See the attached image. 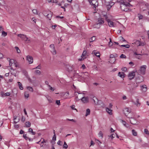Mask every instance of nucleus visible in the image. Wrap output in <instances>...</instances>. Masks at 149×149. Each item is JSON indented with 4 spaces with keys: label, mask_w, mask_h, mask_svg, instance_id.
Listing matches in <instances>:
<instances>
[{
    "label": "nucleus",
    "mask_w": 149,
    "mask_h": 149,
    "mask_svg": "<svg viewBox=\"0 0 149 149\" xmlns=\"http://www.w3.org/2000/svg\"><path fill=\"white\" fill-rule=\"evenodd\" d=\"M120 3L121 9L122 10L125 11H127L128 10V9L127 7V6L130 7L132 6V5L130 4L129 3L127 4L125 3L123 0H121Z\"/></svg>",
    "instance_id": "obj_1"
},
{
    "label": "nucleus",
    "mask_w": 149,
    "mask_h": 149,
    "mask_svg": "<svg viewBox=\"0 0 149 149\" xmlns=\"http://www.w3.org/2000/svg\"><path fill=\"white\" fill-rule=\"evenodd\" d=\"M134 115L133 113H130V114L127 117L130 118V122L132 124H136L137 123L136 119L134 118Z\"/></svg>",
    "instance_id": "obj_2"
},
{
    "label": "nucleus",
    "mask_w": 149,
    "mask_h": 149,
    "mask_svg": "<svg viewBox=\"0 0 149 149\" xmlns=\"http://www.w3.org/2000/svg\"><path fill=\"white\" fill-rule=\"evenodd\" d=\"M7 60L9 61V65L11 67V71H10V72H11L12 70L13 71H15V70L13 69V68L12 67V66H13V64L15 63V62H16L13 59H10L9 58H8Z\"/></svg>",
    "instance_id": "obj_3"
},
{
    "label": "nucleus",
    "mask_w": 149,
    "mask_h": 149,
    "mask_svg": "<svg viewBox=\"0 0 149 149\" xmlns=\"http://www.w3.org/2000/svg\"><path fill=\"white\" fill-rule=\"evenodd\" d=\"M147 66L145 65H143L140 67V71L141 74H145Z\"/></svg>",
    "instance_id": "obj_4"
},
{
    "label": "nucleus",
    "mask_w": 149,
    "mask_h": 149,
    "mask_svg": "<svg viewBox=\"0 0 149 149\" xmlns=\"http://www.w3.org/2000/svg\"><path fill=\"white\" fill-rule=\"evenodd\" d=\"M136 77V82L138 83L142 82L143 80V78L142 75H139Z\"/></svg>",
    "instance_id": "obj_5"
},
{
    "label": "nucleus",
    "mask_w": 149,
    "mask_h": 149,
    "mask_svg": "<svg viewBox=\"0 0 149 149\" xmlns=\"http://www.w3.org/2000/svg\"><path fill=\"white\" fill-rule=\"evenodd\" d=\"M17 36L19 37L22 40L26 41L28 40V38L26 37V35L22 34H18Z\"/></svg>",
    "instance_id": "obj_6"
},
{
    "label": "nucleus",
    "mask_w": 149,
    "mask_h": 149,
    "mask_svg": "<svg viewBox=\"0 0 149 149\" xmlns=\"http://www.w3.org/2000/svg\"><path fill=\"white\" fill-rule=\"evenodd\" d=\"M26 59L29 64L32 63L33 62V58L30 56H26Z\"/></svg>",
    "instance_id": "obj_7"
},
{
    "label": "nucleus",
    "mask_w": 149,
    "mask_h": 149,
    "mask_svg": "<svg viewBox=\"0 0 149 149\" xmlns=\"http://www.w3.org/2000/svg\"><path fill=\"white\" fill-rule=\"evenodd\" d=\"M123 112L124 114L127 116V117L130 113H132L130 112L129 110V109L127 108H125L123 110Z\"/></svg>",
    "instance_id": "obj_8"
},
{
    "label": "nucleus",
    "mask_w": 149,
    "mask_h": 149,
    "mask_svg": "<svg viewBox=\"0 0 149 149\" xmlns=\"http://www.w3.org/2000/svg\"><path fill=\"white\" fill-rule=\"evenodd\" d=\"M133 102L134 104H135L137 107H139L141 105V103L139 102V98L136 97V101H133Z\"/></svg>",
    "instance_id": "obj_9"
},
{
    "label": "nucleus",
    "mask_w": 149,
    "mask_h": 149,
    "mask_svg": "<svg viewBox=\"0 0 149 149\" xmlns=\"http://www.w3.org/2000/svg\"><path fill=\"white\" fill-rule=\"evenodd\" d=\"M81 99L83 102L84 103H87L88 101V98L87 97L84 96Z\"/></svg>",
    "instance_id": "obj_10"
},
{
    "label": "nucleus",
    "mask_w": 149,
    "mask_h": 149,
    "mask_svg": "<svg viewBox=\"0 0 149 149\" xmlns=\"http://www.w3.org/2000/svg\"><path fill=\"white\" fill-rule=\"evenodd\" d=\"M10 92H7L6 93H4L3 92H1V96L3 97L6 96H9L10 95Z\"/></svg>",
    "instance_id": "obj_11"
},
{
    "label": "nucleus",
    "mask_w": 149,
    "mask_h": 149,
    "mask_svg": "<svg viewBox=\"0 0 149 149\" xmlns=\"http://www.w3.org/2000/svg\"><path fill=\"white\" fill-rule=\"evenodd\" d=\"M67 70L69 72L72 71L74 69L73 65L72 66L69 65H67Z\"/></svg>",
    "instance_id": "obj_12"
},
{
    "label": "nucleus",
    "mask_w": 149,
    "mask_h": 149,
    "mask_svg": "<svg viewBox=\"0 0 149 149\" xmlns=\"http://www.w3.org/2000/svg\"><path fill=\"white\" fill-rule=\"evenodd\" d=\"M107 22H108V25L110 27H114L113 22L110 20V19L108 20Z\"/></svg>",
    "instance_id": "obj_13"
},
{
    "label": "nucleus",
    "mask_w": 149,
    "mask_h": 149,
    "mask_svg": "<svg viewBox=\"0 0 149 149\" xmlns=\"http://www.w3.org/2000/svg\"><path fill=\"white\" fill-rule=\"evenodd\" d=\"M141 90L143 92H145L147 91V88L145 85H143L141 86Z\"/></svg>",
    "instance_id": "obj_14"
},
{
    "label": "nucleus",
    "mask_w": 149,
    "mask_h": 149,
    "mask_svg": "<svg viewBox=\"0 0 149 149\" xmlns=\"http://www.w3.org/2000/svg\"><path fill=\"white\" fill-rule=\"evenodd\" d=\"M104 20L102 18H99L98 19V23L100 25L104 23Z\"/></svg>",
    "instance_id": "obj_15"
},
{
    "label": "nucleus",
    "mask_w": 149,
    "mask_h": 149,
    "mask_svg": "<svg viewBox=\"0 0 149 149\" xmlns=\"http://www.w3.org/2000/svg\"><path fill=\"white\" fill-rule=\"evenodd\" d=\"M140 41L137 40H135L134 41L133 43H132L133 44L136 45L137 46H139V44H140Z\"/></svg>",
    "instance_id": "obj_16"
},
{
    "label": "nucleus",
    "mask_w": 149,
    "mask_h": 149,
    "mask_svg": "<svg viewBox=\"0 0 149 149\" xmlns=\"http://www.w3.org/2000/svg\"><path fill=\"white\" fill-rule=\"evenodd\" d=\"M95 1V0H89V2L91 5H93V6L94 8H95L96 5L95 3H94V2Z\"/></svg>",
    "instance_id": "obj_17"
},
{
    "label": "nucleus",
    "mask_w": 149,
    "mask_h": 149,
    "mask_svg": "<svg viewBox=\"0 0 149 149\" xmlns=\"http://www.w3.org/2000/svg\"><path fill=\"white\" fill-rule=\"evenodd\" d=\"M52 13L51 12H49V13L47 14V17L49 19H50L51 17L52 16Z\"/></svg>",
    "instance_id": "obj_18"
},
{
    "label": "nucleus",
    "mask_w": 149,
    "mask_h": 149,
    "mask_svg": "<svg viewBox=\"0 0 149 149\" xmlns=\"http://www.w3.org/2000/svg\"><path fill=\"white\" fill-rule=\"evenodd\" d=\"M93 101L94 103L95 104H98V100L96 97H93Z\"/></svg>",
    "instance_id": "obj_19"
},
{
    "label": "nucleus",
    "mask_w": 149,
    "mask_h": 149,
    "mask_svg": "<svg viewBox=\"0 0 149 149\" xmlns=\"http://www.w3.org/2000/svg\"><path fill=\"white\" fill-rule=\"evenodd\" d=\"M106 111L110 115L112 114V110L111 109L108 108H106Z\"/></svg>",
    "instance_id": "obj_20"
},
{
    "label": "nucleus",
    "mask_w": 149,
    "mask_h": 149,
    "mask_svg": "<svg viewBox=\"0 0 149 149\" xmlns=\"http://www.w3.org/2000/svg\"><path fill=\"white\" fill-rule=\"evenodd\" d=\"M25 125L26 127H30L31 123L29 121L26 122L25 123Z\"/></svg>",
    "instance_id": "obj_21"
},
{
    "label": "nucleus",
    "mask_w": 149,
    "mask_h": 149,
    "mask_svg": "<svg viewBox=\"0 0 149 149\" xmlns=\"http://www.w3.org/2000/svg\"><path fill=\"white\" fill-rule=\"evenodd\" d=\"M18 85L19 86V88L21 90H23V87L22 86V85L20 82H18Z\"/></svg>",
    "instance_id": "obj_22"
},
{
    "label": "nucleus",
    "mask_w": 149,
    "mask_h": 149,
    "mask_svg": "<svg viewBox=\"0 0 149 149\" xmlns=\"http://www.w3.org/2000/svg\"><path fill=\"white\" fill-rule=\"evenodd\" d=\"M51 52L53 55H55L56 54V52L54 48L51 49Z\"/></svg>",
    "instance_id": "obj_23"
},
{
    "label": "nucleus",
    "mask_w": 149,
    "mask_h": 149,
    "mask_svg": "<svg viewBox=\"0 0 149 149\" xmlns=\"http://www.w3.org/2000/svg\"><path fill=\"white\" fill-rule=\"evenodd\" d=\"M122 123L126 127H129V125L128 124H127L126 122L123 120H122Z\"/></svg>",
    "instance_id": "obj_24"
},
{
    "label": "nucleus",
    "mask_w": 149,
    "mask_h": 149,
    "mask_svg": "<svg viewBox=\"0 0 149 149\" xmlns=\"http://www.w3.org/2000/svg\"><path fill=\"white\" fill-rule=\"evenodd\" d=\"M90 113V110L89 109H87L86 110V116H87L89 115Z\"/></svg>",
    "instance_id": "obj_25"
},
{
    "label": "nucleus",
    "mask_w": 149,
    "mask_h": 149,
    "mask_svg": "<svg viewBox=\"0 0 149 149\" xmlns=\"http://www.w3.org/2000/svg\"><path fill=\"white\" fill-rule=\"evenodd\" d=\"M100 24L98 23H97L94 25V27L97 28H99L100 26Z\"/></svg>",
    "instance_id": "obj_26"
},
{
    "label": "nucleus",
    "mask_w": 149,
    "mask_h": 149,
    "mask_svg": "<svg viewBox=\"0 0 149 149\" xmlns=\"http://www.w3.org/2000/svg\"><path fill=\"white\" fill-rule=\"evenodd\" d=\"M26 88L30 91L32 92H33V89L32 87L28 86H27Z\"/></svg>",
    "instance_id": "obj_27"
},
{
    "label": "nucleus",
    "mask_w": 149,
    "mask_h": 149,
    "mask_svg": "<svg viewBox=\"0 0 149 149\" xmlns=\"http://www.w3.org/2000/svg\"><path fill=\"white\" fill-rule=\"evenodd\" d=\"M137 71L136 70H134L133 71L130 72L128 74H135L136 73Z\"/></svg>",
    "instance_id": "obj_28"
},
{
    "label": "nucleus",
    "mask_w": 149,
    "mask_h": 149,
    "mask_svg": "<svg viewBox=\"0 0 149 149\" xmlns=\"http://www.w3.org/2000/svg\"><path fill=\"white\" fill-rule=\"evenodd\" d=\"M95 39L96 38H95V36H93L89 39V42H93L95 40Z\"/></svg>",
    "instance_id": "obj_29"
},
{
    "label": "nucleus",
    "mask_w": 149,
    "mask_h": 149,
    "mask_svg": "<svg viewBox=\"0 0 149 149\" xmlns=\"http://www.w3.org/2000/svg\"><path fill=\"white\" fill-rule=\"evenodd\" d=\"M29 132L31 133L33 135H35L36 134L35 132H33V130L31 128H30L29 129Z\"/></svg>",
    "instance_id": "obj_30"
},
{
    "label": "nucleus",
    "mask_w": 149,
    "mask_h": 149,
    "mask_svg": "<svg viewBox=\"0 0 149 149\" xmlns=\"http://www.w3.org/2000/svg\"><path fill=\"white\" fill-rule=\"evenodd\" d=\"M135 76V75H128V78L129 80H131L134 78Z\"/></svg>",
    "instance_id": "obj_31"
},
{
    "label": "nucleus",
    "mask_w": 149,
    "mask_h": 149,
    "mask_svg": "<svg viewBox=\"0 0 149 149\" xmlns=\"http://www.w3.org/2000/svg\"><path fill=\"white\" fill-rule=\"evenodd\" d=\"M87 55V52L86 51V50H84L83 52V53L82 54V56H83V57H85L84 58H85V56H86Z\"/></svg>",
    "instance_id": "obj_32"
},
{
    "label": "nucleus",
    "mask_w": 149,
    "mask_h": 149,
    "mask_svg": "<svg viewBox=\"0 0 149 149\" xmlns=\"http://www.w3.org/2000/svg\"><path fill=\"white\" fill-rule=\"evenodd\" d=\"M7 33L4 31L3 30L2 31V34L1 35L3 37H5L6 36H7Z\"/></svg>",
    "instance_id": "obj_33"
},
{
    "label": "nucleus",
    "mask_w": 149,
    "mask_h": 149,
    "mask_svg": "<svg viewBox=\"0 0 149 149\" xmlns=\"http://www.w3.org/2000/svg\"><path fill=\"white\" fill-rule=\"evenodd\" d=\"M129 88V91L130 92H132L133 91L135 90L133 86H130Z\"/></svg>",
    "instance_id": "obj_34"
},
{
    "label": "nucleus",
    "mask_w": 149,
    "mask_h": 149,
    "mask_svg": "<svg viewBox=\"0 0 149 149\" xmlns=\"http://www.w3.org/2000/svg\"><path fill=\"white\" fill-rule=\"evenodd\" d=\"M29 96V94L28 92L26 91L24 93V97L25 98H28Z\"/></svg>",
    "instance_id": "obj_35"
},
{
    "label": "nucleus",
    "mask_w": 149,
    "mask_h": 149,
    "mask_svg": "<svg viewBox=\"0 0 149 149\" xmlns=\"http://www.w3.org/2000/svg\"><path fill=\"white\" fill-rule=\"evenodd\" d=\"M115 136V134H112L111 135H110V136H108L109 137V139L111 138V140L113 139L114 137Z\"/></svg>",
    "instance_id": "obj_36"
},
{
    "label": "nucleus",
    "mask_w": 149,
    "mask_h": 149,
    "mask_svg": "<svg viewBox=\"0 0 149 149\" xmlns=\"http://www.w3.org/2000/svg\"><path fill=\"white\" fill-rule=\"evenodd\" d=\"M132 132L133 135L136 136L137 135V132L134 130H132Z\"/></svg>",
    "instance_id": "obj_37"
},
{
    "label": "nucleus",
    "mask_w": 149,
    "mask_h": 149,
    "mask_svg": "<svg viewBox=\"0 0 149 149\" xmlns=\"http://www.w3.org/2000/svg\"><path fill=\"white\" fill-rule=\"evenodd\" d=\"M99 136L100 137L101 139L103 138V134L102 131H100L99 132L98 134Z\"/></svg>",
    "instance_id": "obj_38"
},
{
    "label": "nucleus",
    "mask_w": 149,
    "mask_h": 149,
    "mask_svg": "<svg viewBox=\"0 0 149 149\" xmlns=\"http://www.w3.org/2000/svg\"><path fill=\"white\" fill-rule=\"evenodd\" d=\"M138 83L136 82V83H134V84L133 85V86L134 88V89L135 90L136 89V87H137L138 86Z\"/></svg>",
    "instance_id": "obj_39"
},
{
    "label": "nucleus",
    "mask_w": 149,
    "mask_h": 149,
    "mask_svg": "<svg viewBox=\"0 0 149 149\" xmlns=\"http://www.w3.org/2000/svg\"><path fill=\"white\" fill-rule=\"evenodd\" d=\"M68 147V146L65 141L64 142V144L63 145V148L65 149H67Z\"/></svg>",
    "instance_id": "obj_40"
},
{
    "label": "nucleus",
    "mask_w": 149,
    "mask_h": 149,
    "mask_svg": "<svg viewBox=\"0 0 149 149\" xmlns=\"http://www.w3.org/2000/svg\"><path fill=\"white\" fill-rule=\"evenodd\" d=\"M116 55H117L116 54H111L110 55V57L111 58H114L116 57Z\"/></svg>",
    "instance_id": "obj_41"
},
{
    "label": "nucleus",
    "mask_w": 149,
    "mask_h": 149,
    "mask_svg": "<svg viewBox=\"0 0 149 149\" xmlns=\"http://www.w3.org/2000/svg\"><path fill=\"white\" fill-rule=\"evenodd\" d=\"M13 66L14 67H15V68H18V67H19V65L17 63V62L16 61V62H15V63L13 64Z\"/></svg>",
    "instance_id": "obj_42"
},
{
    "label": "nucleus",
    "mask_w": 149,
    "mask_h": 149,
    "mask_svg": "<svg viewBox=\"0 0 149 149\" xmlns=\"http://www.w3.org/2000/svg\"><path fill=\"white\" fill-rule=\"evenodd\" d=\"M121 46L122 47H125L128 48H129L130 47V45H122Z\"/></svg>",
    "instance_id": "obj_43"
},
{
    "label": "nucleus",
    "mask_w": 149,
    "mask_h": 149,
    "mask_svg": "<svg viewBox=\"0 0 149 149\" xmlns=\"http://www.w3.org/2000/svg\"><path fill=\"white\" fill-rule=\"evenodd\" d=\"M121 70L122 71H124V72H126L127 71V68L126 67H124L123 68H121Z\"/></svg>",
    "instance_id": "obj_44"
},
{
    "label": "nucleus",
    "mask_w": 149,
    "mask_h": 149,
    "mask_svg": "<svg viewBox=\"0 0 149 149\" xmlns=\"http://www.w3.org/2000/svg\"><path fill=\"white\" fill-rule=\"evenodd\" d=\"M109 39H110V42H109V45L110 47H111L112 46L113 43L111 42V39L110 38Z\"/></svg>",
    "instance_id": "obj_45"
},
{
    "label": "nucleus",
    "mask_w": 149,
    "mask_h": 149,
    "mask_svg": "<svg viewBox=\"0 0 149 149\" xmlns=\"http://www.w3.org/2000/svg\"><path fill=\"white\" fill-rule=\"evenodd\" d=\"M32 12L33 13L35 14H38V12H37V10L36 9H34L32 10Z\"/></svg>",
    "instance_id": "obj_46"
},
{
    "label": "nucleus",
    "mask_w": 149,
    "mask_h": 149,
    "mask_svg": "<svg viewBox=\"0 0 149 149\" xmlns=\"http://www.w3.org/2000/svg\"><path fill=\"white\" fill-rule=\"evenodd\" d=\"M120 58H126V56L125 55L122 54L120 56Z\"/></svg>",
    "instance_id": "obj_47"
},
{
    "label": "nucleus",
    "mask_w": 149,
    "mask_h": 149,
    "mask_svg": "<svg viewBox=\"0 0 149 149\" xmlns=\"http://www.w3.org/2000/svg\"><path fill=\"white\" fill-rule=\"evenodd\" d=\"M15 49L16 50L17 53H20V50L19 49L18 47H15Z\"/></svg>",
    "instance_id": "obj_48"
},
{
    "label": "nucleus",
    "mask_w": 149,
    "mask_h": 149,
    "mask_svg": "<svg viewBox=\"0 0 149 149\" xmlns=\"http://www.w3.org/2000/svg\"><path fill=\"white\" fill-rule=\"evenodd\" d=\"M144 132L145 133L149 135V132L148 130L147 129H145L144 130Z\"/></svg>",
    "instance_id": "obj_49"
},
{
    "label": "nucleus",
    "mask_w": 149,
    "mask_h": 149,
    "mask_svg": "<svg viewBox=\"0 0 149 149\" xmlns=\"http://www.w3.org/2000/svg\"><path fill=\"white\" fill-rule=\"evenodd\" d=\"M119 39L120 41L123 42H124L126 41L125 39L122 36H120L119 37Z\"/></svg>",
    "instance_id": "obj_50"
},
{
    "label": "nucleus",
    "mask_w": 149,
    "mask_h": 149,
    "mask_svg": "<svg viewBox=\"0 0 149 149\" xmlns=\"http://www.w3.org/2000/svg\"><path fill=\"white\" fill-rule=\"evenodd\" d=\"M35 74H41L40 71L39 70H36L35 71Z\"/></svg>",
    "instance_id": "obj_51"
},
{
    "label": "nucleus",
    "mask_w": 149,
    "mask_h": 149,
    "mask_svg": "<svg viewBox=\"0 0 149 149\" xmlns=\"http://www.w3.org/2000/svg\"><path fill=\"white\" fill-rule=\"evenodd\" d=\"M92 54H94L95 55H96V54H99V52H96L95 51H93V52Z\"/></svg>",
    "instance_id": "obj_52"
},
{
    "label": "nucleus",
    "mask_w": 149,
    "mask_h": 149,
    "mask_svg": "<svg viewBox=\"0 0 149 149\" xmlns=\"http://www.w3.org/2000/svg\"><path fill=\"white\" fill-rule=\"evenodd\" d=\"M22 73L24 74H27L28 73L27 71L24 70H22Z\"/></svg>",
    "instance_id": "obj_53"
},
{
    "label": "nucleus",
    "mask_w": 149,
    "mask_h": 149,
    "mask_svg": "<svg viewBox=\"0 0 149 149\" xmlns=\"http://www.w3.org/2000/svg\"><path fill=\"white\" fill-rule=\"evenodd\" d=\"M138 17L139 19H141L143 18V16L141 14H138Z\"/></svg>",
    "instance_id": "obj_54"
},
{
    "label": "nucleus",
    "mask_w": 149,
    "mask_h": 149,
    "mask_svg": "<svg viewBox=\"0 0 149 149\" xmlns=\"http://www.w3.org/2000/svg\"><path fill=\"white\" fill-rule=\"evenodd\" d=\"M52 140L54 141H55L56 140V136L55 134H54Z\"/></svg>",
    "instance_id": "obj_55"
},
{
    "label": "nucleus",
    "mask_w": 149,
    "mask_h": 149,
    "mask_svg": "<svg viewBox=\"0 0 149 149\" xmlns=\"http://www.w3.org/2000/svg\"><path fill=\"white\" fill-rule=\"evenodd\" d=\"M75 106L74 105H72L71 106V107L72 109L73 110H76L77 111V109H76L75 108Z\"/></svg>",
    "instance_id": "obj_56"
},
{
    "label": "nucleus",
    "mask_w": 149,
    "mask_h": 149,
    "mask_svg": "<svg viewBox=\"0 0 149 149\" xmlns=\"http://www.w3.org/2000/svg\"><path fill=\"white\" fill-rule=\"evenodd\" d=\"M25 120V118L23 116H22L21 119V121L22 122H24Z\"/></svg>",
    "instance_id": "obj_57"
},
{
    "label": "nucleus",
    "mask_w": 149,
    "mask_h": 149,
    "mask_svg": "<svg viewBox=\"0 0 149 149\" xmlns=\"http://www.w3.org/2000/svg\"><path fill=\"white\" fill-rule=\"evenodd\" d=\"M66 120H68L70 121H72L74 122H76L75 120L74 119H70L68 118L66 119Z\"/></svg>",
    "instance_id": "obj_58"
},
{
    "label": "nucleus",
    "mask_w": 149,
    "mask_h": 149,
    "mask_svg": "<svg viewBox=\"0 0 149 149\" xmlns=\"http://www.w3.org/2000/svg\"><path fill=\"white\" fill-rule=\"evenodd\" d=\"M104 17H105V19L107 21L108 20H109V19H108V17L106 15H104Z\"/></svg>",
    "instance_id": "obj_59"
},
{
    "label": "nucleus",
    "mask_w": 149,
    "mask_h": 149,
    "mask_svg": "<svg viewBox=\"0 0 149 149\" xmlns=\"http://www.w3.org/2000/svg\"><path fill=\"white\" fill-rule=\"evenodd\" d=\"M56 103L58 105H60V100H56Z\"/></svg>",
    "instance_id": "obj_60"
},
{
    "label": "nucleus",
    "mask_w": 149,
    "mask_h": 149,
    "mask_svg": "<svg viewBox=\"0 0 149 149\" xmlns=\"http://www.w3.org/2000/svg\"><path fill=\"white\" fill-rule=\"evenodd\" d=\"M56 18H59L60 19H62L64 18L63 16H57L56 17Z\"/></svg>",
    "instance_id": "obj_61"
},
{
    "label": "nucleus",
    "mask_w": 149,
    "mask_h": 149,
    "mask_svg": "<svg viewBox=\"0 0 149 149\" xmlns=\"http://www.w3.org/2000/svg\"><path fill=\"white\" fill-rule=\"evenodd\" d=\"M61 143H62V142L61 141L59 140L57 144H58V145H59L61 146L62 145V144Z\"/></svg>",
    "instance_id": "obj_62"
},
{
    "label": "nucleus",
    "mask_w": 149,
    "mask_h": 149,
    "mask_svg": "<svg viewBox=\"0 0 149 149\" xmlns=\"http://www.w3.org/2000/svg\"><path fill=\"white\" fill-rule=\"evenodd\" d=\"M144 45V44L143 42H140V44H139V46H143Z\"/></svg>",
    "instance_id": "obj_63"
},
{
    "label": "nucleus",
    "mask_w": 149,
    "mask_h": 149,
    "mask_svg": "<svg viewBox=\"0 0 149 149\" xmlns=\"http://www.w3.org/2000/svg\"><path fill=\"white\" fill-rule=\"evenodd\" d=\"M48 86L49 87V88L50 89H51V90H52V91H54V90L53 89V88H52V87H51L50 85H48Z\"/></svg>",
    "instance_id": "obj_64"
}]
</instances>
